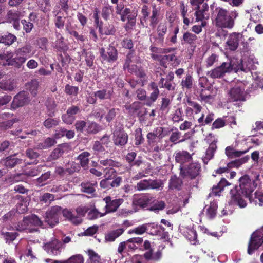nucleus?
<instances>
[{"label":"nucleus","instance_id":"26","mask_svg":"<svg viewBox=\"0 0 263 263\" xmlns=\"http://www.w3.org/2000/svg\"><path fill=\"white\" fill-rule=\"evenodd\" d=\"M130 57H131L130 54H128L127 57V59H126L125 63L124 65V69L127 68L130 72H132V73L135 72V74L139 77H141V78L143 77L145 75L144 72L142 71H141L140 70H138V71H137L136 70L137 66L136 65H132L131 67H129V63L130 61Z\"/></svg>","mask_w":263,"mask_h":263},{"label":"nucleus","instance_id":"38","mask_svg":"<svg viewBox=\"0 0 263 263\" xmlns=\"http://www.w3.org/2000/svg\"><path fill=\"white\" fill-rule=\"evenodd\" d=\"M145 228H146V231H147L149 234H152L153 235H157L158 234V227H159L163 230H164V228L162 226H158L157 224H156L154 223H145Z\"/></svg>","mask_w":263,"mask_h":263},{"label":"nucleus","instance_id":"64","mask_svg":"<svg viewBox=\"0 0 263 263\" xmlns=\"http://www.w3.org/2000/svg\"><path fill=\"white\" fill-rule=\"evenodd\" d=\"M181 136V133L178 130L177 128H175V131L173 132L170 137V141L175 144L179 142V139Z\"/></svg>","mask_w":263,"mask_h":263},{"label":"nucleus","instance_id":"16","mask_svg":"<svg viewBox=\"0 0 263 263\" xmlns=\"http://www.w3.org/2000/svg\"><path fill=\"white\" fill-rule=\"evenodd\" d=\"M111 198H104V200H105L106 202V211L105 214L110 212H115L120 205L122 202V199L118 198L113 200H111Z\"/></svg>","mask_w":263,"mask_h":263},{"label":"nucleus","instance_id":"40","mask_svg":"<svg viewBox=\"0 0 263 263\" xmlns=\"http://www.w3.org/2000/svg\"><path fill=\"white\" fill-rule=\"evenodd\" d=\"M90 263H102L100 256L93 250L89 249L87 251Z\"/></svg>","mask_w":263,"mask_h":263},{"label":"nucleus","instance_id":"46","mask_svg":"<svg viewBox=\"0 0 263 263\" xmlns=\"http://www.w3.org/2000/svg\"><path fill=\"white\" fill-rule=\"evenodd\" d=\"M90 154L87 152H84L80 154L78 157V159L80 160L81 166L83 167H85L87 166L89 162L88 157Z\"/></svg>","mask_w":263,"mask_h":263},{"label":"nucleus","instance_id":"6","mask_svg":"<svg viewBox=\"0 0 263 263\" xmlns=\"http://www.w3.org/2000/svg\"><path fill=\"white\" fill-rule=\"evenodd\" d=\"M15 53L17 66H20L24 63L27 59L31 57L34 54L32 52V47L30 44L25 45L21 48H18L16 50Z\"/></svg>","mask_w":263,"mask_h":263},{"label":"nucleus","instance_id":"36","mask_svg":"<svg viewBox=\"0 0 263 263\" xmlns=\"http://www.w3.org/2000/svg\"><path fill=\"white\" fill-rule=\"evenodd\" d=\"M27 198H21L17 203L16 209L19 213H24L28 210V202Z\"/></svg>","mask_w":263,"mask_h":263},{"label":"nucleus","instance_id":"4","mask_svg":"<svg viewBox=\"0 0 263 263\" xmlns=\"http://www.w3.org/2000/svg\"><path fill=\"white\" fill-rule=\"evenodd\" d=\"M233 70L237 71V67H234L231 61L223 62L220 66L209 71L208 74L213 79L223 78L226 73Z\"/></svg>","mask_w":263,"mask_h":263},{"label":"nucleus","instance_id":"15","mask_svg":"<svg viewBox=\"0 0 263 263\" xmlns=\"http://www.w3.org/2000/svg\"><path fill=\"white\" fill-rule=\"evenodd\" d=\"M62 244L61 242L57 240L46 243L44 247L49 254L57 255L61 252Z\"/></svg>","mask_w":263,"mask_h":263},{"label":"nucleus","instance_id":"18","mask_svg":"<svg viewBox=\"0 0 263 263\" xmlns=\"http://www.w3.org/2000/svg\"><path fill=\"white\" fill-rule=\"evenodd\" d=\"M208 6L207 4H203L202 7L199 8H194L196 10L195 15L196 16V22L205 21L204 20L208 18L209 16L206 12L208 11Z\"/></svg>","mask_w":263,"mask_h":263},{"label":"nucleus","instance_id":"58","mask_svg":"<svg viewBox=\"0 0 263 263\" xmlns=\"http://www.w3.org/2000/svg\"><path fill=\"white\" fill-rule=\"evenodd\" d=\"M149 189L161 190L163 188V183L159 180H149Z\"/></svg>","mask_w":263,"mask_h":263},{"label":"nucleus","instance_id":"20","mask_svg":"<svg viewBox=\"0 0 263 263\" xmlns=\"http://www.w3.org/2000/svg\"><path fill=\"white\" fill-rule=\"evenodd\" d=\"M0 64L3 66H17L15 58H12V53L9 52L0 54Z\"/></svg>","mask_w":263,"mask_h":263},{"label":"nucleus","instance_id":"7","mask_svg":"<svg viewBox=\"0 0 263 263\" xmlns=\"http://www.w3.org/2000/svg\"><path fill=\"white\" fill-rule=\"evenodd\" d=\"M61 214V208L58 206H53L46 212L45 221L48 224L53 227L59 223Z\"/></svg>","mask_w":263,"mask_h":263},{"label":"nucleus","instance_id":"22","mask_svg":"<svg viewBox=\"0 0 263 263\" xmlns=\"http://www.w3.org/2000/svg\"><path fill=\"white\" fill-rule=\"evenodd\" d=\"M182 200L180 199H174L171 202V204L168 205L167 208L169 209L167 210V214H174L179 211L181 208Z\"/></svg>","mask_w":263,"mask_h":263},{"label":"nucleus","instance_id":"42","mask_svg":"<svg viewBox=\"0 0 263 263\" xmlns=\"http://www.w3.org/2000/svg\"><path fill=\"white\" fill-rule=\"evenodd\" d=\"M107 59L105 60L108 62L115 61L117 59V51L113 46H109L107 49Z\"/></svg>","mask_w":263,"mask_h":263},{"label":"nucleus","instance_id":"39","mask_svg":"<svg viewBox=\"0 0 263 263\" xmlns=\"http://www.w3.org/2000/svg\"><path fill=\"white\" fill-rule=\"evenodd\" d=\"M46 106L48 110V116L50 117L54 116V110L57 107L54 100L52 99H48L46 102Z\"/></svg>","mask_w":263,"mask_h":263},{"label":"nucleus","instance_id":"52","mask_svg":"<svg viewBox=\"0 0 263 263\" xmlns=\"http://www.w3.org/2000/svg\"><path fill=\"white\" fill-rule=\"evenodd\" d=\"M105 215V213L99 212L96 208L90 210L88 213L87 217L89 220H93L101 217Z\"/></svg>","mask_w":263,"mask_h":263},{"label":"nucleus","instance_id":"44","mask_svg":"<svg viewBox=\"0 0 263 263\" xmlns=\"http://www.w3.org/2000/svg\"><path fill=\"white\" fill-rule=\"evenodd\" d=\"M64 92L67 95L75 97L77 96L79 92V87L66 84L65 86Z\"/></svg>","mask_w":263,"mask_h":263},{"label":"nucleus","instance_id":"23","mask_svg":"<svg viewBox=\"0 0 263 263\" xmlns=\"http://www.w3.org/2000/svg\"><path fill=\"white\" fill-rule=\"evenodd\" d=\"M16 87L15 82L13 80H3L0 81V89L6 91H12Z\"/></svg>","mask_w":263,"mask_h":263},{"label":"nucleus","instance_id":"8","mask_svg":"<svg viewBox=\"0 0 263 263\" xmlns=\"http://www.w3.org/2000/svg\"><path fill=\"white\" fill-rule=\"evenodd\" d=\"M245 86L242 82L238 83L229 91L230 99L233 101L245 100L246 92Z\"/></svg>","mask_w":263,"mask_h":263},{"label":"nucleus","instance_id":"45","mask_svg":"<svg viewBox=\"0 0 263 263\" xmlns=\"http://www.w3.org/2000/svg\"><path fill=\"white\" fill-rule=\"evenodd\" d=\"M193 78L190 74H186L185 78L183 79L181 82V85L183 88L190 89L193 86Z\"/></svg>","mask_w":263,"mask_h":263},{"label":"nucleus","instance_id":"1","mask_svg":"<svg viewBox=\"0 0 263 263\" xmlns=\"http://www.w3.org/2000/svg\"><path fill=\"white\" fill-rule=\"evenodd\" d=\"M215 26L221 28L232 29L234 25V20L237 16V13L229 12L226 9L217 7L215 9Z\"/></svg>","mask_w":263,"mask_h":263},{"label":"nucleus","instance_id":"32","mask_svg":"<svg viewBox=\"0 0 263 263\" xmlns=\"http://www.w3.org/2000/svg\"><path fill=\"white\" fill-rule=\"evenodd\" d=\"M55 33L57 39L55 42L53 44V47L58 50L65 49L66 46L64 42L63 37L60 33L57 31L55 32Z\"/></svg>","mask_w":263,"mask_h":263},{"label":"nucleus","instance_id":"62","mask_svg":"<svg viewBox=\"0 0 263 263\" xmlns=\"http://www.w3.org/2000/svg\"><path fill=\"white\" fill-rule=\"evenodd\" d=\"M138 191L149 189V180H143L138 182L135 187Z\"/></svg>","mask_w":263,"mask_h":263},{"label":"nucleus","instance_id":"37","mask_svg":"<svg viewBox=\"0 0 263 263\" xmlns=\"http://www.w3.org/2000/svg\"><path fill=\"white\" fill-rule=\"evenodd\" d=\"M99 32L101 34L114 35L116 32V29L113 25L108 24L104 28L99 26Z\"/></svg>","mask_w":263,"mask_h":263},{"label":"nucleus","instance_id":"33","mask_svg":"<svg viewBox=\"0 0 263 263\" xmlns=\"http://www.w3.org/2000/svg\"><path fill=\"white\" fill-rule=\"evenodd\" d=\"M217 208L218 204L215 200L210 202V206L207 209V215L210 219H213L216 216Z\"/></svg>","mask_w":263,"mask_h":263},{"label":"nucleus","instance_id":"27","mask_svg":"<svg viewBox=\"0 0 263 263\" xmlns=\"http://www.w3.org/2000/svg\"><path fill=\"white\" fill-rule=\"evenodd\" d=\"M217 146L215 143H212L205 152V156L202 158L204 164H208L209 161L213 158Z\"/></svg>","mask_w":263,"mask_h":263},{"label":"nucleus","instance_id":"35","mask_svg":"<svg viewBox=\"0 0 263 263\" xmlns=\"http://www.w3.org/2000/svg\"><path fill=\"white\" fill-rule=\"evenodd\" d=\"M250 159V157L249 156H246L244 157H242L240 159H238L233 161L228 164V167L229 168H232L234 167H238L242 164L247 162Z\"/></svg>","mask_w":263,"mask_h":263},{"label":"nucleus","instance_id":"9","mask_svg":"<svg viewBox=\"0 0 263 263\" xmlns=\"http://www.w3.org/2000/svg\"><path fill=\"white\" fill-rule=\"evenodd\" d=\"M29 101L28 93L25 91H21L14 97L11 104V108L15 110L28 104Z\"/></svg>","mask_w":263,"mask_h":263},{"label":"nucleus","instance_id":"21","mask_svg":"<svg viewBox=\"0 0 263 263\" xmlns=\"http://www.w3.org/2000/svg\"><path fill=\"white\" fill-rule=\"evenodd\" d=\"M53 13L55 17L54 22L55 27L59 29L63 28L64 26L65 20L67 17L64 16L63 13L60 10H54Z\"/></svg>","mask_w":263,"mask_h":263},{"label":"nucleus","instance_id":"60","mask_svg":"<svg viewBox=\"0 0 263 263\" xmlns=\"http://www.w3.org/2000/svg\"><path fill=\"white\" fill-rule=\"evenodd\" d=\"M167 31V24L166 22L160 23L157 28V33L160 37H163Z\"/></svg>","mask_w":263,"mask_h":263},{"label":"nucleus","instance_id":"31","mask_svg":"<svg viewBox=\"0 0 263 263\" xmlns=\"http://www.w3.org/2000/svg\"><path fill=\"white\" fill-rule=\"evenodd\" d=\"M21 161V159L16 158L13 156H9L3 160L4 165L10 168L14 167L17 164H20Z\"/></svg>","mask_w":263,"mask_h":263},{"label":"nucleus","instance_id":"41","mask_svg":"<svg viewBox=\"0 0 263 263\" xmlns=\"http://www.w3.org/2000/svg\"><path fill=\"white\" fill-rule=\"evenodd\" d=\"M197 40V36L190 32H185L183 35V40L186 44L190 45L195 44Z\"/></svg>","mask_w":263,"mask_h":263},{"label":"nucleus","instance_id":"3","mask_svg":"<svg viewBox=\"0 0 263 263\" xmlns=\"http://www.w3.org/2000/svg\"><path fill=\"white\" fill-rule=\"evenodd\" d=\"M42 223L41 220L36 215L32 214L24 217L22 221L17 224L16 229L20 232L28 230L29 232H32L36 230L31 228V226H41Z\"/></svg>","mask_w":263,"mask_h":263},{"label":"nucleus","instance_id":"10","mask_svg":"<svg viewBox=\"0 0 263 263\" xmlns=\"http://www.w3.org/2000/svg\"><path fill=\"white\" fill-rule=\"evenodd\" d=\"M263 243V235L261 233H253L251 237L248 247V253L252 254Z\"/></svg>","mask_w":263,"mask_h":263},{"label":"nucleus","instance_id":"29","mask_svg":"<svg viewBox=\"0 0 263 263\" xmlns=\"http://www.w3.org/2000/svg\"><path fill=\"white\" fill-rule=\"evenodd\" d=\"M61 213L64 217L68 219L76 225L79 224L82 222V220L80 218L73 215L71 211L67 209L61 210Z\"/></svg>","mask_w":263,"mask_h":263},{"label":"nucleus","instance_id":"17","mask_svg":"<svg viewBox=\"0 0 263 263\" xmlns=\"http://www.w3.org/2000/svg\"><path fill=\"white\" fill-rule=\"evenodd\" d=\"M175 159L176 162L180 164V168L181 166H185L184 164L188 162L192 159L191 155L186 151H179L175 154Z\"/></svg>","mask_w":263,"mask_h":263},{"label":"nucleus","instance_id":"61","mask_svg":"<svg viewBox=\"0 0 263 263\" xmlns=\"http://www.w3.org/2000/svg\"><path fill=\"white\" fill-rule=\"evenodd\" d=\"M101 130V126L95 122L89 123L87 128V132L92 134L96 133Z\"/></svg>","mask_w":263,"mask_h":263},{"label":"nucleus","instance_id":"55","mask_svg":"<svg viewBox=\"0 0 263 263\" xmlns=\"http://www.w3.org/2000/svg\"><path fill=\"white\" fill-rule=\"evenodd\" d=\"M8 20L10 22L19 21L21 16V13L17 11L10 10L8 13Z\"/></svg>","mask_w":263,"mask_h":263},{"label":"nucleus","instance_id":"14","mask_svg":"<svg viewBox=\"0 0 263 263\" xmlns=\"http://www.w3.org/2000/svg\"><path fill=\"white\" fill-rule=\"evenodd\" d=\"M128 135L124 131L115 130L113 133V140L117 146H124L128 141Z\"/></svg>","mask_w":263,"mask_h":263},{"label":"nucleus","instance_id":"63","mask_svg":"<svg viewBox=\"0 0 263 263\" xmlns=\"http://www.w3.org/2000/svg\"><path fill=\"white\" fill-rule=\"evenodd\" d=\"M63 152L64 151L62 146H59L55 148L50 155V160H55L58 159L62 155Z\"/></svg>","mask_w":263,"mask_h":263},{"label":"nucleus","instance_id":"5","mask_svg":"<svg viewBox=\"0 0 263 263\" xmlns=\"http://www.w3.org/2000/svg\"><path fill=\"white\" fill-rule=\"evenodd\" d=\"M239 187L245 197H250L252 193L256 186L255 181H252L249 176L244 175L239 179Z\"/></svg>","mask_w":263,"mask_h":263},{"label":"nucleus","instance_id":"11","mask_svg":"<svg viewBox=\"0 0 263 263\" xmlns=\"http://www.w3.org/2000/svg\"><path fill=\"white\" fill-rule=\"evenodd\" d=\"M201 172L200 164L198 162L190 163L187 166H181V172L192 178L198 176Z\"/></svg>","mask_w":263,"mask_h":263},{"label":"nucleus","instance_id":"2","mask_svg":"<svg viewBox=\"0 0 263 263\" xmlns=\"http://www.w3.org/2000/svg\"><path fill=\"white\" fill-rule=\"evenodd\" d=\"M153 198H134L133 200V205L136 209L138 208L144 209L146 208L151 211L155 213L159 211L163 210L165 206V203L163 201H158L157 200H152Z\"/></svg>","mask_w":263,"mask_h":263},{"label":"nucleus","instance_id":"54","mask_svg":"<svg viewBox=\"0 0 263 263\" xmlns=\"http://www.w3.org/2000/svg\"><path fill=\"white\" fill-rule=\"evenodd\" d=\"M181 180L175 176L171 177L170 180L169 187L171 189H178L181 185Z\"/></svg>","mask_w":263,"mask_h":263},{"label":"nucleus","instance_id":"24","mask_svg":"<svg viewBox=\"0 0 263 263\" xmlns=\"http://www.w3.org/2000/svg\"><path fill=\"white\" fill-rule=\"evenodd\" d=\"M143 256L146 261L153 260L158 261L161 258L162 253L160 251H158L154 254L153 249H150L145 252Z\"/></svg>","mask_w":263,"mask_h":263},{"label":"nucleus","instance_id":"25","mask_svg":"<svg viewBox=\"0 0 263 263\" xmlns=\"http://www.w3.org/2000/svg\"><path fill=\"white\" fill-rule=\"evenodd\" d=\"M124 232L123 229H118L108 232L105 235V240L107 242H112Z\"/></svg>","mask_w":263,"mask_h":263},{"label":"nucleus","instance_id":"49","mask_svg":"<svg viewBox=\"0 0 263 263\" xmlns=\"http://www.w3.org/2000/svg\"><path fill=\"white\" fill-rule=\"evenodd\" d=\"M2 36V43L6 45L12 44L16 40V36L11 33H8Z\"/></svg>","mask_w":263,"mask_h":263},{"label":"nucleus","instance_id":"12","mask_svg":"<svg viewBox=\"0 0 263 263\" xmlns=\"http://www.w3.org/2000/svg\"><path fill=\"white\" fill-rule=\"evenodd\" d=\"M243 35L240 33L233 32L228 37L226 44L228 48L232 51H235L238 48L239 43L242 40Z\"/></svg>","mask_w":263,"mask_h":263},{"label":"nucleus","instance_id":"30","mask_svg":"<svg viewBox=\"0 0 263 263\" xmlns=\"http://www.w3.org/2000/svg\"><path fill=\"white\" fill-rule=\"evenodd\" d=\"M112 93V90L111 89H103L98 90L95 92V97L100 100H105L110 99Z\"/></svg>","mask_w":263,"mask_h":263},{"label":"nucleus","instance_id":"47","mask_svg":"<svg viewBox=\"0 0 263 263\" xmlns=\"http://www.w3.org/2000/svg\"><path fill=\"white\" fill-rule=\"evenodd\" d=\"M61 263H84L83 257L80 254L72 255L66 260H63Z\"/></svg>","mask_w":263,"mask_h":263},{"label":"nucleus","instance_id":"43","mask_svg":"<svg viewBox=\"0 0 263 263\" xmlns=\"http://www.w3.org/2000/svg\"><path fill=\"white\" fill-rule=\"evenodd\" d=\"M97 185V183L83 182L81 184V190L83 192L88 194L92 193L95 191V186Z\"/></svg>","mask_w":263,"mask_h":263},{"label":"nucleus","instance_id":"19","mask_svg":"<svg viewBox=\"0 0 263 263\" xmlns=\"http://www.w3.org/2000/svg\"><path fill=\"white\" fill-rule=\"evenodd\" d=\"M255 64H258L257 60L253 56H250L246 62V67H244V65L242 62H241L240 64H239L237 66V71L240 70L243 71H247L248 70H250L251 69H254L256 68Z\"/></svg>","mask_w":263,"mask_h":263},{"label":"nucleus","instance_id":"57","mask_svg":"<svg viewBox=\"0 0 263 263\" xmlns=\"http://www.w3.org/2000/svg\"><path fill=\"white\" fill-rule=\"evenodd\" d=\"M187 239L193 245H196L197 241V234L196 232L193 230H190L186 236Z\"/></svg>","mask_w":263,"mask_h":263},{"label":"nucleus","instance_id":"13","mask_svg":"<svg viewBox=\"0 0 263 263\" xmlns=\"http://www.w3.org/2000/svg\"><path fill=\"white\" fill-rule=\"evenodd\" d=\"M186 106L185 113L186 115H191L193 113L198 114L201 112L202 107L197 102L192 100L190 98H187L186 100Z\"/></svg>","mask_w":263,"mask_h":263},{"label":"nucleus","instance_id":"50","mask_svg":"<svg viewBox=\"0 0 263 263\" xmlns=\"http://www.w3.org/2000/svg\"><path fill=\"white\" fill-rule=\"evenodd\" d=\"M38 86L39 82L36 80H32L27 86V88L29 89L31 93L33 96L37 94Z\"/></svg>","mask_w":263,"mask_h":263},{"label":"nucleus","instance_id":"53","mask_svg":"<svg viewBox=\"0 0 263 263\" xmlns=\"http://www.w3.org/2000/svg\"><path fill=\"white\" fill-rule=\"evenodd\" d=\"M59 122V119L48 118L44 122L43 124L47 128H50L57 126Z\"/></svg>","mask_w":263,"mask_h":263},{"label":"nucleus","instance_id":"34","mask_svg":"<svg viewBox=\"0 0 263 263\" xmlns=\"http://www.w3.org/2000/svg\"><path fill=\"white\" fill-rule=\"evenodd\" d=\"M2 237L6 241V243H10L14 241L18 236L17 232H9L2 231L1 234Z\"/></svg>","mask_w":263,"mask_h":263},{"label":"nucleus","instance_id":"48","mask_svg":"<svg viewBox=\"0 0 263 263\" xmlns=\"http://www.w3.org/2000/svg\"><path fill=\"white\" fill-rule=\"evenodd\" d=\"M172 119L174 122H179V121H183V111L180 108H177L172 114Z\"/></svg>","mask_w":263,"mask_h":263},{"label":"nucleus","instance_id":"51","mask_svg":"<svg viewBox=\"0 0 263 263\" xmlns=\"http://www.w3.org/2000/svg\"><path fill=\"white\" fill-rule=\"evenodd\" d=\"M223 190L221 186H220L218 184L213 187L211 189V191L210 192L209 196V197H213L214 196H223L222 192Z\"/></svg>","mask_w":263,"mask_h":263},{"label":"nucleus","instance_id":"56","mask_svg":"<svg viewBox=\"0 0 263 263\" xmlns=\"http://www.w3.org/2000/svg\"><path fill=\"white\" fill-rule=\"evenodd\" d=\"M153 133L158 138L162 139L167 134V131L165 128L157 127L154 129Z\"/></svg>","mask_w":263,"mask_h":263},{"label":"nucleus","instance_id":"59","mask_svg":"<svg viewBox=\"0 0 263 263\" xmlns=\"http://www.w3.org/2000/svg\"><path fill=\"white\" fill-rule=\"evenodd\" d=\"M141 14L142 16L140 18V22L143 26H144V23L146 22L147 17L148 16L149 14L148 12V7L147 6L144 5L142 6L141 9Z\"/></svg>","mask_w":263,"mask_h":263},{"label":"nucleus","instance_id":"28","mask_svg":"<svg viewBox=\"0 0 263 263\" xmlns=\"http://www.w3.org/2000/svg\"><path fill=\"white\" fill-rule=\"evenodd\" d=\"M249 149L245 151H236L231 146H228L226 148L225 153L230 158L239 157L242 155L247 153Z\"/></svg>","mask_w":263,"mask_h":263}]
</instances>
